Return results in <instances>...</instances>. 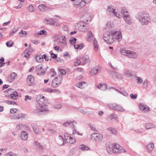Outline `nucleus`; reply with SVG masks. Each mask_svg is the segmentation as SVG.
<instances>
[{
	"label": "nucleus",
	"instance_id": "obj_51",
	"mask_svg": "<svg viewBox=\"0 0 156 156\" xmlns=\"http://www.w3.org/2000/svg\"><path fill=\"white\" fill-rule=\"evenodd\" d=\"M47 32L46 31L44 30H41L39 32H38L37 33V34L38 35H46Z\"/></svg>",
	"mask_w": 156,
	"mask_h": 156
},
{
	"label": "nucleus",
	"instance_id": "obj_19",
	"mask_svg": "<svg viewBox=\"0 0 156 156\" xmlns=\"http://www.w3.org/2000/svg\"><path fill=\"white\" fill-rule=\"evenodd\" d=\"M74 123H76L74 121L69 120L64 122L63 123V126L65 127H67L69 126H73L74 125L73 124Z\"/></svg>",
	"mask_w": 156,
	"mask_h": 156
},
{
	"label": "nucleus",
	"instance_id": "obj_57",
	"mask_svg": "<svg viewBox=\"0 0 156 156\" xmlns=\"http://www.w3.org/2000/svg\"><path fill=\"white\" fill-rule=\"evenodd\" d=\"M110 118L111 119H117L118 118V116L116 114H112L111 115Z\"/></svg>",
	"mask_w": 156,
	"mask_h": 156
},
{
	"label": "nucleus",
	"instance_id": "obj_10",
	"mask_svg": "<svg viewBox=\"0 0 156 156\" xmlns=\"http://www.w3.org/2000/svg\"><path fill=\"white\" fill-rule=\"evenodd\" d=\"M101 67L100 66H96L91 69L90 74L91 75H96L99 73L101 71Z\"/></svg>",
	"mask_w": 156,
	"mask_h": 156
},
{
	"label": "nucleus",
	"instance_id": "obj_46",
	"mask_svg": "<svg viewBox=\"0 0 156 156\" xmlns=\"http://www.w3.org/2000/svg\"><path fill=\"white\" fill-rule=\"evenodd\" d=\"M114 24L112 22H108L107 24V27L108 28H112L113 27Z\"/></svg>",
	"mask_w": 156,
	"mask_h": 156
},
{
	"label": "nucleus",
	"instance_id": "obj_50",
	"mask_svg": "<svg viewBox=\"0 0 156 156\" xmlns=\"http://www.w3.org/2000/svg\"><path fill=\"white\" fill-rule=\"evenodd\" d=\"M24 127V125L22 123H19L16 126V129L18 130H20L22 129Z\"/></svg>",
	"mask_w": 156,
	"mask_h": 156
},
{
	"label": "nucleus",
	"instance_id": "obj_61",
	"mask_svg": "<svg viewBox=\"0 0 156 156\" xmlns=\"http://www.w3.org/2000/svg\"><path fill=\"white\" fill-rule=\"evenodd\" d=\"M62 106L60 104H56L54 105V107L56 108L59 109L62 107Z\"/></svg>",
	"mask_w": 156,
	"mask_h": 156
},
{
	"label": "nucleus",
	"instance_id": "obj_35",
	"mask_svg": "<svg viewBox=\"0 0 156 156\" xmlns=\"http://www.w3.org/2000/svg\"><path fill=\"white\" fill-rule=\"evenodd\" d=\"M79 148L83 151H87L89 149V147L83 144H81L80 145Z\"/></svg>",
	"mask_w": 156,
	"mask_h": 156
},
{
	"label": "nucleus",
	"instance_id": "obj_28",
	"mask_svg": "<svg viewBox=\"0 0 156 156\" xmlns=\"http://www.w3.org/2000/svg\"><path fill=\"white\" fill-rule=\"evenodd\" d=\"M59 137H60V139L63 141H64L65 140L66 141V142L68 143V141H69L70 140V136H69L68 135H64V138H63V137L61 136H59Z\"/></svg>",
	"mask_w": 156,
	"mask_h": 156
},
{
	"label": "nucleus",
	"instance_id": "obj_44",
	"mask_svg": "<svg viewBox=\"0 0 156 156\" xmlns=\"http://www.w3.org/2000/svg\"><path fill=\"white\" fill-rule=\"evenodd\" d=\"M5 103L8 104L9 105H15L16 104V102L12 101L6 100L4 101Z\"/></svg>",
	"mask_w": 156,
	"mask_h": 156
},
{
	"label": "nucleus",
	"instance_id": "obj_38",
	"mask_svg": "<svg viewBox=\"0 0 156 156\" xmlns=\"http://www.w3.org/2000/svg\"><path fill=\"white\" fill-rule=\"evenodd\" d=\"M133 71L130 70H128L126 71L125 74L128 76L131 77L133 75Z\"/></svg>",
	"mask_w": 156,
	"mask_h": 156
},
{
	"label": "nucleus",
	"instance_id": "obj_2",
	"mask_svg": "<svg viewBox=\"0 0 156 156\" xmlns=\"http://www.w3.org/2000/svg\"><path fill=\"white\" fill-rule=\"evenodd\" d=\"M136 18L138 20L142 25H147L150 21L149 14L145 12H140L136 16Z\"/></svg>",
	"mask_w": 156,
	"mask_h": 156
},
{
	"label": "nucleus",
	"instance_id": "obj_45",
	"mask_svg": "<svg viewBox=\"0 0 156 156\" xmlns=\"http://www.w3.org/2000/svg\"><path fill=\"white\" fill-rule=\"evenodd\" d=\"M137 83H138L141 84L143 82V79L137 76L136 77Z\"/></svg>",
	"mask_w": 156,
	"mask_h": 156
},
{
	"label": "nucleus",
	"instance_id": "obj_30",
	"mask_svg": "<svg viewBox=\"0 0 156 156\" xmlns=\"http://www.w3.org/2000/svg\"><path fill=\"white\" fill-rule=\"evenodd\" d=\"M129 51V50H126L123 48H121L120 49V51L121 54L123 55L126 56H127Z\"/></svg>",
	"mask_w": 156,
	"mask_h": 156
},
{
	"label": "nucleus",
	"instance_id": "obj_27",
	"mask_svg": "<svg viewBox=\"0 0 156 156\" xmlns=\"http://www.w3.org/2000/svg\"><path fill=\"white\" fill-rule=\"evenodd\" d=\"M93 43L94 50L96 51H97L99 47L97 41L96 40H94Z\"/></svg>",
	"mask_w": 156,
	"mask_h": 156
},
{
	"label": "nucleus",
	"instance_id": "obj_47",
	"mask_svg": "<svg viewBox=\"0 0 156 156\" xmlns=\"http://www.w3.org/2000/svg\"><path fill=\"white\" fill-rule=\"evenodd\" d=\"M148 86V82L147 80H144L143 83V87L144 89L146 88Z\"/></svg>",
	"mask_w": 156,
	"mask_h": 156
},
{
	"label": "nucleus",
	"instance_id": "obj_12",
	"mask_svg": "<svg viewBox=\"0 0 156 156\" xmlns=\"http://www.w3.org/2000/svg\"><path fill=\"white\" fill-rule=\"evenodd\" d=\"M35 69L38 75H44L46 71L45 69H44L43 70V68L41 65H39L36 66L35 67Z\"/></svg>",
	"mask_w": 156,
	"mask_h": 156
},
{
	"label": "nucleus",
	"instance_id": "obj_5",
	"mask_svg": "<svg viewBox=\"0 0 156 156\" xmlns=\"http://www.w3.org/2000/svg\"><path fill=\"white\" fill-rule=\"evenodd\" d=\"M73 6L76 8L81 9L85 5V3L83 0H75L73 2Z\"/></svg>",
	"mask_w": 156,
	"mask_h": 156
},
{
	"label": "nucleus",
	"instance_id": "obj_21",
	"mask_svg": "<svg viewBox=\"0 0 156 156\" xmlns=\"http://www.w3.org/2000/svg\"><path fill=\"white\" fill-rule=\"evenodd\" d=\"M34 81V79L33 76L32 75H29L28 76L27 79V83L29 86L32 85V83Z\"/></svg>",
	"mask_w": 156,
	"mask_h": 156
},
{
	"label": "nucleus",
	"instance_id": "obj_29",
	"mask_svg": "<svg viewBox=\"0 0 156 156\" xmlns=\"http://www.w3.org/2000/svg\"><path fill=\"white\" fill-rule=\"evenodd\" d=\"M18 96V93L16 91L13 92L12 93L10 94V98L12 99H16V98Z\"/></svg>",
	"mask_w": 156,
	"mask_h": 156
},
{
	"label": "nucleus",
	"instance_id": "obj_54",
	"mask_svg": "<svg viewBox=\"0 0 156 156\" xmlns=\"http://www.w3.org/2000/svg\"><path fill=\"white\" fill-rule=\"evenodd\" d=\"M104 41L108 44L113 43L114 42V40H104Z\"/></svg>",
	"mask_w": 156,
	"mask_h": 156
},
{
	"label": "nucleus",
	"instance_id": "obj_42",
	"mask_svg": "<svg viewBox=\"0 0 156 156\" xmlns=\"http://www.w3.org/2000/svg\"><path fill=\"white\" fill-rule=\"evenodd\" d=\"M5 156H18V155L10 151L7 153Z\"/></svg>",
	"mask_w": 156,
	"mask_h": 156
},
{
	"label": "nucleus",
	"instance_id": "obj_32",
	"mask_svg": "<svg viewBox=\"0 0 156 156\" xmlns=\"http://www.w3.org/2000/svg\"><path fill=\"white\" fill-rule=\"evenodd\" d=\"M154 144L151 142L149 143L147 145V149L149 151H151L154 149Z\"/></svg>",
	"mask_w": 156,
	"mask_h": 156
},
{
	"label": "nucleus",
	"instance_id": "obj_25",
	"mask_svg": "<svg viewBox=\"0 0 156 156\" xmlns=\"http://www.w3.org/2000/svg\"><path fill=\"white\" fill-rule=\"evenodd\" d=\"M98 88L102 90H105L107 89V85L104 83V84H101L100 83L98 86H97Z\"/></svg>",
	"mask_w": 156,
	"mask_h": 156
},
{
	"label": "nucleus",
	"instance_id": "obj_49",
	"mask_svg": "<svg viewBox=\"0 0 156 156\" xmlns=\"http://www.w3.org/2000/svg\"><path fill=\"white\" fill-rule=\"evenodd\" d=\"M59 40V44L60 45H62V44H66V40Z\"/></svg>",
	"mask_w": 156,
	"mask_h": 156
},
{
	"label": "nucleus",
	"instance_id": "obj_43",
	"mask_svg": "<svg viewBox=\"0 0 156 156\" xmlns=\"http://www.w3.org/2000/svg\"><path fill=\"white\" fill-rule=\"evenodd\" d=\"M75 126L74 125L72 127V130L73 131V134H76L78 135H82V134H81L80 133L76 131L75 130V129L74 128Z\"/></svg>",
	"mask_w": 156,
	"mask_h": 156
},
{
	"label": "nucleus",
	"instance_id": "obj_6",
	"mask_svg": "<svg viewBox=\"0 0 156 156\" xmlns=\"http://www.w3.org/2000/svg\"><path fill=\"white\" fill-rule=\"evenodd\" d=\"M102 138V135L99 133H94L91 135L90 136L91 140H94L98 142L101 141Z\"/></svg>",
	"mask_w": 156,
	"mask_h": 156
},
{
	"label": "nucleus",
	"instance_id": "obj_58",
	"mask_svg": "<svg viewBox=\"0 0 156 156\" xmlns=\"http://www.w3.org/2000/svg\"><path fill=\"white\" fill-rule=\"evenodd\" d=\"M70 140H73V141H68V143H70V144H73L75 143L76 142V139L74 138H73V137L70 136Z\"/></svg>",
	"mask_w": 156,
	"mask_h": 156
},
{
	"label": "nucleus",
	"instance_id": "obj_1",
	"mask_svg": "<svg viewBox=\"0 0 156 156\" xmlns=\"http://www.w3.org/2000/svg\"><path fill=\"white\" fill-rule=\"evenodd\" d=\"M45 98V97L41 95H40L37 96L36 100L37 103L36 105V107L37 109L34 110L33 112L39 114L40 112H46L48 111L45 106L47 100Z\"/></svg>",
	"mask_w": 156,
	"mask_h": 156
},
{
	"label": "nucleus",
	"instance_id": "obj_18",
	"mask_svg": "<svg viewBox=\"0 0 156 156\" xmlns=\"http://www.w3.org/2000/svg\"><path fill=\"white\" fill-rule=\"evenodd\" d=\"M44 22L47 24L54 25L55 22L51 18H45L44 20Z\"/></svg>",
	"mask_w": 156,
	"mask_h": 156
},
{
	"label": "nucleus",
	"instance_id": "obj_64",
	"mask_svg": "<svg viewBox=\"0 0 156 156\" xmlns=\"http://www.w3.org/2000/svg\"><path fill=\"white\" fill-rule=\"evenodd\" d=\"M28 9L30 12H32L34 10L33 7L31 5H29L28 7Z\"/></svg>",
	"mask_w": 156,
	"mask_h": 156
},
{
	"label": "nucleus",
	"instance_id": "obj_33",
	"mask_svg": "<svg viewBox=\"0 0 156 156\" xmlns=\"http://www.w3.org/2000/svg\"><path fill=\"white\" fill-rule=\"evenodd\" d=\"M53 38L55 39H66V36H61L60 35L56 34L55 35Z\"/></svg>",
	"mask_w": 156,
	"mask_h": 156
},
{
	"label": "nucleus",
	"instance_id": "obj_39",
	"mask_svg": "<svg viewBox=\"0 0 156 156\" xmlns=\"http://www.w3.org/2000/svg\"><path fill=\"white\" fill-rule=\"evenodd\" d=\"M76 59L77 61L74 62V65L75 66H76L78 65H81V62L80 59L79 58H76Z\"/></svg>",
	"mask_w": 156,
	"mask_h": 156
},
{
	"label": "nucleus",
	"instance_id": "obj_59",
	"mask_svg": "<svg viewBox=\"0 0 156 156\" xmlns=\"http://www.w3.org/2000/svg\"><path fill=\"white\" fill-rule=\"evenodd\" d=\"M153 127V126L150 123H147L146 125V128L147 129H149Z\"/></svg>",
	"mask_w": 156,
	"mask_h": 156
},
{
	"label": "nucleus",
	"instance_id": "obj_34",
	"mask_svg": "<svg viewBox=\"0 0 156 156\" xmlns=\"http://www.w3.org/2000/svg\"><path fill=\"white\" fill-rule=\"evenodd\" d=\"M34 144L35 146L39 150H42L43 148V146L37 141H35L34 142Z\"/></svg>",
	"mask_w": 156,
	"mask_h": 156
},
{
	"label": "nucleus",
	"instance_id": "obj_24",
	"mask_svg": "<svg viewBox=\"0 0 156 156\" xmlns=\"http://www.w3.org/2000/svg\"><path fill=\"white\" fill-rule=\"evenodd\" d=\"M140 108L141 110L147 111L149 109V108L147 106L145 105L143 103H140Z\"/></svg>",
	"mask_w": 156,
	"mask_h": 156
},
{
	"label": "nucleus",
	"instance_id": "obj_9",
	"mask_svg": "<svg viewBox=\"0 0 156 156\" xmlns=\"http://www.w3.org/2000/svg\"><path fill=\"white\" fill-rule=\"evenodd\" d=\"M129 13L126 9L125 7H122L121 8L120 11L117 12L115 16L119 18H120L124 16V15L129 14Z\"/></svg>",
	"mask_w": 156,
	"mask_h": 156
},
{
	"label": "nucleus",
	"instance_id": "obj_56",
	"mask_svg": "<svg viewBox=\"0 0 156 156\" xmlns=\"http://www.w3.org/2000/svg\"><path fill=\"white\" fill-rule=\"evenodd\" d=\"M131 98L133 99H136L137 97V95L136 94H131L130 95Z\"/></svg>",
	"mask_w": 156,
	"mask_h": 156
},
{
	"label": "nucleus",
	"instance_id": "obj_11",
	"mask_svg": "<svg viewBox=\"0 0 156 156\" xmlns=\"http://www.w3.org/2000/svg\"><path fill=\"white\" fill-rule=\"evenodd\" d=\"M112 37L111 39H121L122 35L120 31H112Z\"/></svg>",
	"mask_w": 156,
	"mask_h": 156
},
{
	"label": "nucleus",
	"instance_id": "obj_53",
	"mask_svg": "<svg viewBox=\"0 0 156 156\" xmlns=\"http://www.w3.org/2000/svg\"><path fill=\"white\" fill-rule=\"evenodd\" d=\"M22 116V114H17L16 115H15L14 116V119H20L21 118Z\"/></svg>",
	"mask_w": 156,
	"mask_h": 156
},
{
	"label": "nucleus",
	"instance_id": "obj_36",
	"mask_svg": "<svg viewBox=\"0 0 156 156\" xmlns=\"http://www.w3.org/2000/svg\"><path fill=\"white\" fill-rule=\"evenodd\" d=\"M87 36L88 39H93L94 37V34L90 31H89L87 32Z\"/></svg>",
	"mask_w": 156,
	"mask_h": 156
},
{
	"label": "nucleus",
	"instance_id": "obj_31",
	"mask_svg": "<svg viewBox=\"0 0 156 156\" xmlns=\"http://www.w3.org/2000/svg\"><path fill=\"white\" fill-rule=\"evenodd\" d=\"M36 59L37 62H41L43 61V57L41 55H36Z\"/></svg>",
	"mask_w": 156,
	"mask_h": 156
},
{
	"label": "nucleus",
	"instance_id": "obj_3",
	"mask_svg": "<svg viewBox=\"0 0 156 156\" xmlns=\"http://www.w3.org/2000/svg\"><path fill=\"white\" fill-rule=\"evenodd\" d=\"M88 21V20H85L77 23L75 26L76 29L82 32L87 30L90 28L88 24L87 23Z\"/></svg>",
	"mask_w": 156,
	"mask_h": 156
},
{
	"label": "nucleus",
	"instance_id": "obj_15",
	"mask_svg": "<svg viewBox=\"0 0 156 156\" xmlns=\"http://www.w3.org/2000/svg\"><path fill=\"white\" fill-rule=\"evenodd\" d=\"M16 74L15 73H12L7 77L8 80L9 82H12L14 80Z\"/></svg>",
	"mask_w": 156,
	"mask_h": 156
},
{
	"label": "nucleus",
	"instance_id": "obj_23",
	"mask_svg": "<svg viewBox=\"0 0 156 156\" xmlns=\"http://www.w3.org/2000/svg\"><path fill=\"white\" fill-rule=\"evenodd\" d=\"M39 9L41 10L44 11L49 8L48 5H45L41 4L38 6Z\"/></svg>",
	"mask_w": 156,
	"mask_h": 156
},
{
	"label": "nucleus",
	"instance_id": "obj_41",
	"mask_svg": "<svg viewBox=\"0 0 156 156\" xmlns=\"http://www.w3.org/2000/svg\"><path fill=\"white\" fill-rule=\"evenodd\" d=\"M14 44L13 41L12 40L7 42L6 43V45L8 47H12Z\"/></svg>",
	"mask_w": 156,
	"mask_h": 156
},
{
	"label": "nucleus",
	"instance_id": "obj_40",
	"mask_svg": "<svg viewBox=\"0 0 156 156\" xmlns=\"http://www.w3.org/2000/svg\"><path fill=\"white\" fill-rule=\"evenodd\" d=\"M109 73L114 79H117L116 72H115L112 71H110L109 72Z\"/></svg>",
	"mask_w": 156,
	"mask_h": 156
},
{
	"label": "nucleus",
	"instance_id": "obj_55",
	"mask_svg": "<svg viewBox=\"0 0 156 156\" xmlns=\"http://www.w3.org/2000/svg\"><path fill=\"white\" fill-rule=\"evenodd\" d=\"M43 91L47 92H52L53 90L51 88H44L43 89Z\"/></svg>",
	"mask_w": 156,
	"mask_h": 156
},
{
	"label": "nucleus",
	"instance_id": "obj_62",
	"mask_svg": "<svg viewBox=\"0 0 156 156\" xmlns=\"http://www.w3.org/2000/svg\"><path fill=\"white\" fill-rule=\"evenodd\" d=\"M19 34H22V36H24L27 34L26 32L24 30L21 31Z\"/></svg>",
	"mask_w": 156,
	"mask_h": 156
},
{
	"label": "nucleus",
	"instance_id": "obj_17",
	"mask_svg": "<svg viewBox=\"0 0 156 156\" xmlns=\"http://www.w3.org/2000/svg\"><path fill=\"white\" fill-rule=\"evenodd\" d=\"M115 7H114L112 5H110L108 6L107 8V10L109 12L113 13L114 14L115 16L117 12V11H115Z\"/></svg>",
	"mask_w": 156,
	"mask_h": 156
},
{
	"label": "nucleus",
	"instance_id": "obj_26",
	"mask_svg": "<svg viewBox=\"0 0 156 156\" xmlns=\"http://www.w3.org/2000/svg\"><path fill=\"white\" fill-rule=\"evenodd\" d=\"M112 32L110 33L109 32H106L104 33L103 35V39L104 38H107V39L112 38Z\"/></svg>",
	"mask_w": 156,
	"mask_h": 156
},
{
	"label": "nucleus",
	"instance_id": "obj_20",
	"mask_svg": "<svg viewBox=\"0 0 156 156\" xmlns=\"http://www.w3.org/2000/svg\"><path fill=\"white\" fill-rule=\"evenodd\" d=\"M32 127L34 131V132L36 134H39L41 133V131L40 129V127L39 126L37 125H35L33 126Z\"/></svg>",
	"mask_w": 156,
	"mask_h": 156
},
{
	"label": "nucleus",
	"instance_id": "obj_52",
	"mask_svg": "<svg viewBox=\"0 0 156 156\" xmlns=\"http://www.w3.org/2000/svg\"><path fill=\"white\" fill-rule=\"evenodd\" d=\"M112 149L110 146H106V150L107 152L110 154L112 153Z\"/></svg>",
	"mask_w": 156,
	"mask_h": 156
},
{
	"label": "nucleus",
	"instance_id": "obj_63",
	"mask_svg": "<svg viewBox=\"0 0 156 156\" xmlns=\"http://www.w3.org/2000/svg\"><path fill=\"white\" fill-rule=\"evenodd\" d=\"M62 30L64 31H67L69 28L67 25H64L62 27Z\"/></svg>",
	"mask_w": 156,
	"mask_h": 156
},
{
	"label": "nucleus",
	"instance_id": "obj_13",
	"mask_svg": "<svg viewBox=\"0 0 156 156\" xmlns=\"http://www.w3.org/2000/svg\"><path fill=\"white\" fill-rule=\"evenodd\" d=\"M80 59L81 62V65H84L87 63H88L90 61L89 57L87 55L81 57Z\"/></svg>",
	"mask_w": 156,
	"mask_h": 156
},
{
	"label": "nucleus",
	"instance_id": "obj_48",
	"mask_svg": "<svg viewBox=\"0 0 156 156\" xmlns=\"http://www.w3.org/2000/svg\"><path fill=\"white\" fill-rule=\"evenodd\" d=\"M27 50L24 51L23 53V55L24 57L26 58H28L30 56V54L27 51Z\"/></svg>",
	"mask_w": 156,
	"mask_h": 156
},
{
	"label": "nucleus",
	"instance_id": "obj_8",
	"mask_svg": "<svg viewBox=\"0 0 156 156\" xmlns=\"http://www.w3.org/2000/svg\"><path fill=\"white\" fill-rule=\"evenodd\" d=\"M62 79L61 77L57 78V77L53 80L52 82V86L54 87H58L61 84Z\"/></svg>",
	"mask_w": 156,
	"mask_h": 156
},
{
	"label": "nucleus",
	"instance_id": "obj_7",
	"mask_svg": "<svg viewBox=\"0 0 156 156\" xmlns=\"http://www.w3.org/2000/svg\"><path fill=\"white\" fill-rule=\"evenodd\" d=\"M108 106L109 108L121 112L125 111V110L121 106L116 105L115 104H109L108 105Z\"/></svg>",
	"mask_w": 156,
	"mask_h": 156
},
{
	"label": "nucleus",
	"instance_id": "obj_60",
	"mask_svg": "<svg viewBox=\"0 0 156 156\" xmlns=\"http://www.w3.org/2000/svg\"><path fill=\"white\" fill-rule=\"evenodd\" d=\"M50 54H51V57L53 58H57V55L56 54H55L54 53H53V52H50Z\"/></svg>",
	"mask_w": 156,
	"mask_h": 156
},
{
	"label": "nucleus",
	"instance_id": "obj_4",
	"mask_svg": "<svg viewBox=\"0 0 156 156\" xmlns=\"http://www.w3.org/2000/svg\"><path fill=\"white\" fill-rule=\"evenodd\" d=\"M112 151L114 153L126 152L123 147L118 144H114L112 146Z\"/></svg>",
	"mask_w": 156,
	"mask_h": 156
},
{
	"label": "nucleus",
	"instance_id": "obj_14",
	"mask_svg": "<svg viewBox=\"0 0 156 156\" xmlns=\"http://www.w3.org/2000/svg\"><path fill=\"white\" fill-rule=\"evenodd\" d=\"M122 17L126 23L129 25H130L132 24V22L131 21V18L129 14L124 15V16Z\"/></svg>",
	"mask_w": 156,
	"mask_h": 156
},
{
	"label": "nucleus",
	"instance_id": "obj_16",
	"mask_svg": "<svg viewBox=\"0 0 156 156\" xmlns=\"http://www.w3.org/2000/svg\"><path fill=\"white\" fill-rule=\"evenodd\" d=\"M130 58H136L137 57V54L133 51L129 50L127 56Z\"/></svg>",
	"mask_w": 156,
	"mask_h": 156
},
{
	"label": "nucleus",
	"instance_id": "obj_37",
	"mask_svg": "<svg viewBox=\"0 0 156 156\" xmlns=\"http://www.w3.org/2000/svg\"><path fill=\"white\" fill-rule=\"evenodd\" d=\"M74 46L75 48L77 49H82L84 47V45L83 44H74Z\"/></svg>",
	"mask_w": 156,
	"mask_h": 156
},
{
	"label": "nucleus",
	"instance_id": "obj_22",
	"mask_svg": "<svg viewBox=\"0 0 156 156\" xmlns=\"http://www.w3.org/2000/svg\"><path fill=\"white\" fill-rule=\"evenodd\" d=\"M20 137L24 140H26L28 137V134L25 131H22L21 133Z\"/></svg>",
	"mask_w": 156,
	"mask_h": 156
}]
</instances>
